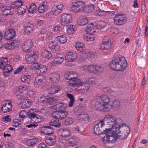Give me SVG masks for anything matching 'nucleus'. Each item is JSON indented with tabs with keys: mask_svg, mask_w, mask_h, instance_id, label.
Wrapping results in <instances>:
<instances>
[{
	"mask_svg": "<svg viewBox=\"0 0 148 148\" xmlns=\"http://www.w3.org/2000/svg\"><path fill=\"white\" fill-rule=\"evenodd\" d=\"M111 131L108 133H104L107 135L102 138L103 142L105 143H114L116 141L115 136L113 132V130L110 129Z\"/></svg>",
	"mask_w": 148,
	"mask_h": 148,
	"instance_id": "nucleus-11",
	"label": "nucleus"
},
{
	"mask_svg": "<svg viewBox=\"0 0 148 148\" xmlns=\"http://www.w3.org/2000/svg\"><path fill=\"white\" fill-rule=\"evenodd\" d=\"M86 82L91 85H94L97 83L98 81L97 78L91 77H88L87 79Z\"/></svg>",
	"mask_w": 148,
	"mask_h": 148,
	"instance_id": "nucleus-43",
	"label": "nucleus"
},
{
	"mask_svg": "<svg viewBox=\"0 0 148 148\" xmlns=\"http://www.w3.org/2000/svg\"><path fill=\"white\" fill-rule=\"evenodd\" d=\"M34 25L30 23H27L24 27L23 30L24 34L29 35L32 33L34 31Z\"/></svg>",
	"mask_w": 148,
	"mask_h": 148,
	"instance_id": "nucleus-20",
	"label": "nucleus"
},
{
	"mask_svg": "<svg viewBox=\"0 0 148 148\" xmlns=\"http://www.w3.org/2000/svg\"><path fill=\"white\" fill-rule=\"evenodd\" d=\"M39 68L40 71H38V73L39 74L40 73L43 74L45 72L47 71V67L44 65H40Z\"/></svg>",
	"mask_w": 148,
	"mask_h": 148,
	"instance_id": "nucleus-51",
	"label": "nucleus"
},
{
	"mask_svg": "<svg viewBox=\"0 0 148 148\" xmlns=\"http://www.w3.org/2000/svg\"><path fill=\"white\" fill-rule=\"evenodd\" d=\"M58 111H66L67 106L66 103H60L57 104Z\"/></svg>",
	"mask_w": 148,
	"mask_h": 148,
	"instance_id": "nucleus-47",
	"label": "nucleus"
},
{
	"mask_svg": "<svg viewBox=\"0 0 148 148\" xmlns=\"http://www.w3.org/2000/svg\"><path fill=\"white\" fill-rule=\"evenodd\" d=\"M2 69H3L4 75L5 77H7L9 75L10 73L12 71V68L11 65L8 64L4 67V68H3Z\"/></svg>",
	"mask_w": 148,
	"mask_h": 148,
	"instance_id": "nucleus-36",
	"label": "nucleus"
},
{
	"mask_svg": "<svg viewBox=\"0 0 148 148\" xmlns=\"http://www.w3.org/2000/svg\"><path fill=\"white\" fill-rule=\"evenodd\" d=\"M82 68L88 72L94 74H98L102 73L103 70V67L99 65L91 64L83 66Z\"/></svg>",
	"mask_w": 148,
	"mask_h": 148,
	"instance_id": "nucleus-7",
	"label": "nucleus"
},
{
	"mask_svg": "<svg viewBox=\"0 0 148 148\" xmlns=\"http://www.w3.org/2000/svg\"><path fill=\"white\" fill-rule=\"evenodd\" d=\"M31 77L28 75H25L21 77V81L22 82L28 83L30 80Z\"/></svg>",
	"mask_w": 148,
	"mask_h": 148,
	"instance_id": "nucleus-52",
	"label": "nucleus"
},
{
	"mask_svg": "<svg viewBox=\"0 0 148 148\" xmlns=\"http://www.w3.org/2000/svg\"><path fill=\"white\" fill-rule=\"evenodd\" d=\"M54 59H56L58 65L61 64L64 61V59L63 57H56Z\"/></svg>",
	"mask_w": 148,
	"mask_h": 148,
	"instance_id": "nucleus-58",
	"label": "nucleus"
},
{
	"mask_svg": "<svg viewBox=\"0 0 148 148\" xmlns=\"http://www.w3.org/2000/svg\"><path fill=\"white\" fill-rule=\"evenodd\" d=\"M53 29L54 32L59 33L62 31V28L60 26L57 25L53 27Z\"/></svg>",
	"mask_w": 148,
	"mask_h": 148,
	"instance_id": "nucleus-59",
	"label": "nucleus"
},
{
	"mask_svg": "<svg viewBox=\"0 0 148 148\" xmlns=\"http://www.w3.org/2000/svg\"><path fill=\"white\" fill-rule=\"evenodd\" d=\"M25 89V87L23 86H20L18 88L16 92L17 94H19L22 93L24 90Z\"/></svg>",
	"mask_w": 148,
	"mask_h": 148,
	"instance_id": "nucleus-62",
	"label": "nucleus"
},
{
	"mask_svg": "<svg viewBox=\"0 0 148 148\" xmlns=\"http://www.w3.org/2000/svg\"><path fill=\"white\" fill-rule=\"evenodd\" d=\"M40 134L45 135H49L53 133V130L51 127L49 126H43L40 127Z\"/></svg>",
	"mask_w": 148,
	"mask_h": 148,
	"instance_id": "nucleus-18",
	"label": "nucleus"
},
{
	"mask_svg": "<svg viewBox=\"0 0 148 148\" xmlns=\"http://www.w3.org/2000/svg\"><path fill=\"white\" fill-rule=\"evenodd\" d=\"M99 26L97 25V27H99V29H101V28H103L106 26V23L103 21H101L99 23Z\"/></svg>",
	"mask_w": 148,
	"mask_h": 148,
	"instance_id": "nucleus-63",
	"label": "nucleus"
},
{
	"mask_svg": "<svg viewBox=\"0 0 148 148\" xmlns=\"http://www.w3.org/2000/svg\"><path fill=\"white\" fill-rule=\"evenodd\" d=\"M30 66V68L32 69H38L40 67V63L37 62H34Z\"/></svg>",
	"mask_w": 148,
	"mask_h": 148,
	"instance_id": "nucleus-54",
	"label": "nucleus"
},
{
	"mask_svg": "<svg viewBox=\"0 0 148 148\" xmlns=\"http://www.w3.org/2000/svg\"><path fill=\"white\" fill-rule=\"evenodd\" d=\"M41 56L44 58L49 59L52 57V55L51 53L49 51L46 50H44L41 52Z\"/></svg>",
	"mask_w": 148,
	"mask_h": 148,
	"instance_id": "nucleus-45",
	"label": "nucleus"
},
{
	"mask_svg": "<svg viewBox=\"0 0 148 148\" xmlns=\"http://www.w3.org/2000/svg\"><path fill=\"white\" fill-rule=\"evenodd\" d=\"M64 76L65 79L68 80L67 84L69 86L78 87L82 84V81L78 78V74L75 71H67L64 73Z\"/></svg>",
	"mask_w": 148,
	"mask_h": 148,
	"instance_id": "nucleus-4",
	"label": "nucleus"
},
{
	"mask_svg": "<svg viewBox=\"0 0 148 148\" xmlns=\"http://www.w3.org/2000/svg\"><path fill=\"white\" fill-rule=\"evenodd\" d=\"M37 7L36 5L34 3H32L30 5L28 12L29 13L33 14L36 12Z\"/></svg>",
	"mask_w": 148,
	"mask_h": 148,
	"instance_id": "nucleus-48",
	"label": "nucleus"
},
{
	"mask_svg": "<svg viewBox=\"0 0 148 148\" xmlns=\"http://www.w3.org/2000/svg\"><path fill=\"white\" fill-rule=\"evenodd\" d=\"M120 121L121 120L119 118L116 119L113 116L110 114H107L104 116L103 119L100 121L104 124V123H107V128H110V129L113 130L116 127L119 126Z\"/></svg>",
	"mask_w": 148,
	"mask_h": 148,
	"instance_id": "nucleus-6",
	"label": "nucleus"
},
{
	"mask_svg": "<svg viewBox=\"0 0 148 148\" xmlns=\"http://www.w3.org/2000/svg\"><path fill=\"white\" fill-rule=\"evenodd\" d=\"M77 30V28L75 25L73 24L68 25L66 27V33L72 35L75 34Z\"/></svg>",
	"mask_w": 148,
	"mask_h": 148,
	"instance_id": "nucleus-24",
	"label": "nucleus"
},
{
	"mask_svg": "<svg viewBox=\"0 0 148 148\" xmlns=\"http://www.w3.org/2000/svg\"><path fill=\"white\" fill-rule=\"evenodd\" d=\"M1 12L6 15H12L14 13V9L11 8V7L5 5L2 9Z\"/></svg>",
	"mask_w": 148,
	"mask_h": 148,
	"instance_id": "nucleus-29",
	"label": "nucleus"
},
{
	"mask_svg": "<svg viewBox=\"0 0 148 148\" xmlns=\"http://www.w3.org/2000/svg\"><path fill=\"white\" fill-rule=\"evenodd\" d=\"M48 47L53 53L57 54L60 51V46L58 44L56 39L50 41Z\"/></svg>",
	"mask_w": 148,
	"mask_h": 148,
	"instance_id": "nucleus-10",
	"label": "nucleus"
},
{
	"mask_svg": "<svg viewBox=\"0 0 148 148\" xmlns=\"http://www.w3.org/2000/svg\"><path fill=\"white\" fill-rule=\"evenodd\" d=\"M38 142V139L33 136L30 137V139L26 141V144L28 146H32L37 143Z\"/></svg>",
	"mask_w": 148,
	"mask_h": 148,
	"instance_id": "nucleus-37",
	"label": "nucleus"
},
{
	"mask_svg": "<svg viewBox=\"0 0 148 148\" xmlns=\"http://www.w3.org/2000/svg\"><path fill=\"white\" fill-rule=\"evenodd\" d=\"M57 40H58L60 43L64 44L66 42L67 40V37L65 34L58 36L56 38Z\"/></svg>",
	"mask_w": 148,
	"mask_h": 148,
	"instance_id": "nucleus-39",
	"label": "nucleus"
},
{
	"mask_svg": "<svg viewBox=\"0 0 148 148\" xmlns=\"http://www.w3.org/2000/svg\"><path fill=\"white\" fill-rule=\"evenodd\" d=\"M23 4V2L20 0H18L12 2L10 5L11 8L13 9H17L19 7L22 6Z\"/></svg>",
	"mask_w": 148,
	"mask_h": 148,
	"instance_id": "nucleus-34",
	"label": "nucleus"
},
{
	"mask_svg": "<svg viewBox=\"0 0 148 148\" xmlns=\"http://www.w3.org/2000/svg\"><path fill=\"white\" fill-rule=\"evenodd\" d=\"M19 42L17 40H14L5 45V47L9 49H13L18 47Z\"/></svg>",
	"mask_w": 148,
	"mask_h": 148,
	"instance_id": "nucleus-33",
	"label": "nucleus"
},
{
	"mask_svg": "<svg viewBox=\"0 0 148 148\" xmlns=\"http://www.w3.org/2000/svg\"><path fill=\"white\" fill-rule=\"evenodd\" d=\"M33 101L31 99H25L21 102L18 104V106L23 109L29 107L33 104Z\"/></svg>",
	"mask_w": 148,
	"mask_h": 148,
	"instance_id": "nucleus-16",
	"label": "nucleus"
},
{
	"mask_svg": "<svg viewBox=\"0 0 148 148\" xmlns=\"http://www.w3.org/2000/svg\"><path fill=\"white\" fill-rule=\"evenodd\" d=\"M60 90V87L56 85H54L51 88L50 91L52 94H55L58 92Z\"/></svg>",
	"mask_w": 148,
	"mask_h": 148,
	"instance_id": "nucleus-50",
	"label": "nucleus"
},
{
	"mask_svg": "<svg viewBox=\"0 0 148 148\" xmlns=\"http://www.w3.org/2000/svg\"><path fill=\"white\" fill-rule=\"evenodd\" d=\"M50 80L54 82H58L60 79L59 75L56 72L51 73L49 75Z\"/></svg>",
	"mask_w": 148,
	"mask_h": 148,
	"instance_id": "nucleus-32",
	"label": "nucleus"
},
{
	"mask_svg": "<svg viewBox=\"0 0 148 148\" xmlns=\"http://www.w3.org/2000/svg\"><path fill=\"white\" fill-rule=\"evenodd\" d=\"M39 52L37 51H34L30 54H28L26 56V61L29 64H32L37 60Z\"/></svg>",
	"mask_w": 148,
	"mask_h": 148,
	"instance_id": "nucleus-12",
	"label": "nucleus"
},
{
	"mask_svg": "<svg viewBox=\"0 0 148 148\" xmlns=\"http://www.w3.org/2000/svg\"><path fill=\"white\" fill-rule=\"evenodd\" d=\"M50 125L56 127H59L60 126V123L58 120L54 121L50 123Z\"/></svg>",
	"mask_w": 148,
	"mask_h": 148,
	"instance_id": "nucleus-55",
	"label": "nucleus"
},
{
	"mask_svg": "<svg viewBox=\"0 0 148 148\" xmlns=\"http://www.w3.org/2000/svg\"><path fill=\"white\" fill-rule=\"evenodd\" d=\"M28 117L30 119L31 123H39L44 120V118L41 115H36L35 114L31 113L28 115Z\"/></svg>",
	"mask_w": 148,
	"mask_h": 148,
	"instance_id": "nucleus-13",
	"label": "nucleus"
},
{
	"mask_svg": "<svg viewBox=\"0 0 148 148\" xmlns=\"http://www.w3.org/2000/svg\"><path fill=\"white\" fill-rule=\"evenodd\" d=\"M78 139L75 137H72L67 139V142L70 145H77Z\"/></svg>",
	"mask_w": 148,
	"mask_h": 148,
	"instance_id": "nucleus-44",
	"label": "nucleus"
},
{
	"mask_svg": "<svg viewBox=\"0 0 148 148\" xmlns=\"http://www.w3.org/2000/svg\"><path fill=\"white\" fill-rule=\"evenodd\" d=\"M57 99V98L56 97H49L47 99V103L50 104L53 101H56Z\"/></svg>",
	"mask_w": 148,
	"mask_h": 148,
	"instance_id": "nucleus-60",
	"label": "nucleus"
},
{
	"mask_svg": "<svg viewBox=\"0 0 148 148\" xmlns=\"http://www.w3.org/2000/svg\"><path fill=\"white\" fill-rule=\"evenodd\" d=\"M68 114V112L66 111H58L56 114V113H53L52 116L55 119L62 120L66 117Z\"/></svg>",
	"mask_w": 148,
	"mask_h": 148,
	"instance_id": "nucleus-15",
	"label": "nucleus"
},
{
	"mask_svg": "<svg viewBox=\"0 0 148 148\" xmlns=\"http://www.w3.org/2000/svg\"><path fill=\"white\" fill-rule=\"evenodd\" d=\"M95 38L94 35L89 32H87L84 36L85 39L87 41H93Z\"/></svg>",
	"mask_w": 148,
	"mask_h": 148,
	"instance_id": "nucleus-42",
	"label": "nucleus"
},
{
	"mask_svg": "<svg viewBox=\"0 0 148 148\" xmlns=\"http://www.w3.org/2000/svg\"><path fill=\"white\" fill-rule=\"evenodd\" d=\"M45 42L44 36H42L38 39V43L39 44L43 45Z\"/></svg>",
	"mask_w": 148,
	"mask_h": 148,
	"instance_id": "nucleus-61",
	"label": "nucleus"
},
{
	"mask_svg": "<svg viewBox=\"0 0 148 148\" xmlns=\"http://www.w3.org/2000/svg\"><path fill=\"white\" fill-rule=\"evenodd\" d=\"M32 45V42L31 40H27L24 42L22 47V49L25 52H29Z\"/></svg>",
	"mask_w": 148,
	"mask_h": 148,
	"instance_id": "nucleus-27",
	"label": "nucleus"
},
{
	"mask_svg": "<svg viewBox=\"0 0 148 148\" xmlns=\"http://www.w3.org/2000/svg\"><path fill=\"white\" fill-rule=\"evenodd\" d=\"M27 112L24 110H23L20 112L19 116L21 118H25L27 116Z\"/></svg>",
	"mask_w": 148,
	"mask_h": 148,
	"instance_id": "nucleus-57",
	"label": "nucleus"
},
{
	"mask_svg": "<svg viewBox=\"0 0 148 148\" xmlns=\"http://www.w3.org/2000/svg\"><path fill=\"white\" fill-rule=\"evenodd\" d=\"M82 84L81 86H83L82 88L81 89V93L82 94H84L89 91L90 86L87 83L82 82Z\"/></svg>",
	"mask_w": 148,
	"mask_h": 148,
	"instance_id": "nucleus-38",
	"label": "nucleus"
},
{
	"mask_svg": "<svg viewBox=\"0 0 148 148\" xmlns=\"http://www.w3.org/2000/svg\"><path fill=\"white\" fill-rule=\"evenodd\" d=\"M49 6L47 1H45L41 3L38 8V11L40 13H42L46 11Z\"/></svg>",
	"mask_w": 148,
	"mask_h": 148,
	"instance_id": "nucleus-28",
	"label": "nucleus"
},
{
	"mask_svg": "<svg viewBox=\"0 0 148 148\" xmlns=\"http://www.w3.org/2000/svg\"><path fill=\"white\" fill-rule=\"evenodd\" d=\"M73 122V120L71 117L67 118L65 120V124L67 125L72 124Z\"/></svg>",
	"mask_w": 148,
	"mask_h": 148,
	"instance_id": "nucleus-56",
	"label": "nucleus"
},
{
	"mask_svg": "<svg viewBox=\"0 0 148 148\" xmlns=\"http://www.w3.org/2000/svg\"><path fill=\"white\" fill-rule=\"evenodd\" d=\"M95 9V6L93 4L86 5L84 1L77 0L73 2L70 8L71 11L74 14H78L82 12L85 13H88Z\"/></svg>",
	"mask_w": 148,
	"mask_h": 148,
	"instance_id": "nucleus-2",
	"label": "nucleus"
},
{
	"mask_svg": "<svg viewBox=\"0 0 148 148\" xmlns=\"http://www.w3.org/2000/svg\"><path fill=\"white\" fill-rule=\"evenodd\" d=\"M73 21V16L72 14L64 13L61 16L60 23L62 25L65 26L72 23Z\"/></svg>",
	"mask_w": 148,
	"mask_h": 148,
	"instance_id": "nucleus-9",
	"label": "nucleus"
},
{
	"mask_svg": "<svg viewBox=\"0 0 148 148\" xmlns=\"http://www.w3.org/2000/svg\"><path fill=\"white\" fill-rule=\"evenodd\" d=\"M109 66L114 71H123L127 66V62L125 58L123 56L116 57L110 62Z\"/></svg>",
	"mask_w": 148,
	"mask_h": 148,
	"instance_id": "nucleus-3",
	"label": "nucleus"
},
{
	"mask_svg": "<svg viewBox=\"0 0 148 148\" xmlns=\"http://www.w3.org/2000/svg\"><path fill=\"white\" fill-rule=\"evenodd\" d=\"M12 108L11 101L10 100L5 101L2 105L1 110L4 113H7L10 111Z\"/></svg>",
	"mask_w": 148,
	"mask_h": 148,
	"instance_id": "nucleus-17",
	"label": "nucleus"
},
{
	"mask_svg": "<svg viewBox=\"0 0 148 148\" xmlns=\"http://www.w3.org/2000/svg\"><path fill=\"white\" fill-rule=\"evenodd\" d=\"M88 23V18L83 16L79 17L77 20V23L79 26H84Z\"/></svg>",
	"mask_w": 148,
	"mask_h": 148,
	"instance_id": "nucleus-25",
	"label": "nucleus"
},
{
	"mask_svg": "<svg viewBox=\"0 0 148 148\" xmlns=\"http://www.w3.org/2000/svg\"><path fill=\"white\" fill-rule=\"evenodd\" d=\"M65 148H80V146L78 145H70L66 146Z\"/></svg>",
	"mask_w": 148,
	"mask_h": 148,
	"instance_id": "nucleus-64",
	"label": "nucleus"
},
{
	"mask_svg": "<svg viewBox=\"0 0 148 148\" xmlns=\"http://www.w3.org/2000/svg\"><path fill=\"white\" fill-rule=\"evenodd\" d=\"M56 137L54 135H52L51 136L45 140V142L46 144L50 146L53 145L56 143Z\"/></svg>",
	"mask_w": 148,
	"mask_h": 148,
	"instance_id": "nucleus-35",
	"label": "nucleus"
},
{
	"mask_svg": "<svg viewBox=\"0 0 148 148\" xmlns=\"http://www.w3.org/2000/svg\"><path fill=\"white\" fill-rule=\"evenodd\" d=\"M44 77L40 75H38L35 78L34 83L36 84H40L43 82Z\"/></svg>",
	"mask_w": 148,
	"mask_h": 148,
	"instance_id": "nucleus-49",
	"label": "nucleus"
},
{
	"mask_svg": "<svg viewBox=\"0 0 148 148\" xmlns=\"http://www.w3.org/2000/svg\"><path fill=\"white\" fill-rule=\"evenodd\" d=\"M125 19V17L124 15H119L115 16L114 18V23L116 25H120L124 23Z\"/></svg>",
	"mask_w": 148,
	"mask_h": 148,
	"instance_id": "nucleus-23",
	"label": "nucleus"
},
{
	"mask_svg": "<svg viewBox=\"0 0 148 148\" xmlns=\"http://www.w3.org/2000/svg\"><path fill=\"white\" fill-rule=\"evenodd\" d=\"M16 32L13 29H10L7 30L5 33L4 37L7 40L12 39L15 36Z\"/></svg>",
	"mask_w": 148,
	"mask_h": 148,
	"instance_id": "nucleus-19",
	"label": "nucleus"
},
{
	"mask_svg": "<svg viewBox=\"0 0 148 148\" xmlns=\"http://www.w3.org/2000/svg\"><path fill=\"white\" fill-rule=\"evenodd\" d=\"M63 8V5L61 4H59L57 5H54L51 9V11L54 15L56 16L58 15L61 12Z\"/></svg>",
	"mask_w": 148,
	"mask_h": 148,
	"instance_id": "nucleus-26",
	"label": "nucleus"
},
{
	"mask_svg": "<svg viewBox=\"0 0 148 148\" xmlns=\"http://www.w3.org/2000/svg\"><path fill=\"white\" fill-rule=\"evenodd\" d=\"M105 124L100 121L94 127V133L97 135H99L104 133H108L111 132L110 128H106L104 130Z\"/></svg>",
	"mask_w": 148,
	"mask_h": 148,
	"instance_id": "nucleus-8",
	"label": "nucleus"
},
{
	"mask_svg": "<svg viewBox=\"0 0 148 148\" xmlns=\"http://www.w3.org/2000/svg\"><path fill=\"white\" fill-rule=\"evenodd\" d=\"M77 119L80 121L85 122H89L91 121V118L89 116L88 114L83 112L79 114L77 117Z\"/></svg>",
	"mask_w": 148,
	"mask_h": 148,
	"instance_id": "nucleus-21",
	"label": "nucleus"
},
{
	"mask_svg": "<svg viewBox=\"0 0 148 148\" xmlns=\"http://www.w3.org/2000/svg\"><path fill=\"white\" fill-rule=\"evenodd\" d=\"M111 42H108L105 43H102L100 49L101 50H108L111 47Z\"/></svg>",
	"mask_w": 148,
	"mask_h": 148,
	"instance_id": "nucleus-41",
	"label": "nucleus"
},
{
	"mask_svg": "<svg viewBox=\"0 0 148 148\" xmlns=\"http://www.w3.org/2000/svg\"><path fill=\"white\" fill-rule=\"evenodd\" d=\"M77 57V54L73 52H69L65 54V59L67 62H74L76 60Z\"/></svg>",
	"mask_w": 148,
	"mask_h": 148,
	"instance_id": "nucleus-14",
	"label": "nucleus"
},
{
	"mask_svg": "<svg viewBox=\"0 0 148 148\" xmlns=\"http://www.w3.org/2000/svg\"><path fill=\"white\" fill-rule=\"evenodd\" d=\"M8 58L7 57L1 58L0 59V68L2 69L8 64Z\"/></svg>",
	"mask_w": 148,
	"mask_h": 148,
	"instance_id": "nucleus-40",
	"label": "nucleus"
},
{
	"mask_svg": "<svg viewBox=\"0 0 148 148\" xmlns=\"http://www.w3.org/2000/svg\"><path fill=\"white\" fill-rule=\"evenodd\" d=\"M27 6L23 5L17 9V12L18 14L22 15L25 12Z\"/></svg>",
	"mask_w": 148,
	"mask_h": 148,
	"instance_id": "nucleus-46",
	"label": "nucleus"
},
{
	"mask_svg": "<svg viewBox=\"0 0 148 148\" xmlns=\"http://www.w3.org/2000/svg\"><path fill=\"white\" fill-rule=\"evenodd\" d=\"M108 12H105L103 10H101L99 9H97L96 10V14L98 16L105 15L106 13Z\"/></svg>",
	"mask_w": 148,
	"mask_h": 148,
	"instance_id": "nucleus-53",
	"label": "nucleus"
},
{
	"mask_svg": "<svg viewBox=\"0 0 148 148\" xmlns=\"http://www.w3.org/2000/svg\"><path fill=\"white\" fill-rule=\"evenodd\" d=\"M75 47L77 51L83 52L85 54L87 53L84 44L81 42H77L75 44Z\"/></svg>",
	"mask_w": 148,
	"mask_h": 148,
	"instance_id": "nucleus-30",
	"label": "nucleus"
},
{
	"mask_svg": "<svg viewBox=\"0 0 148 148\" xmlns=\"http://www.w3.org/2000/svg\"><path fill=\"white\" fill-rule=\"evenodd\" d=\"M60 135L62 138H67L71 136V132L67 129H61L59 131Z\"/></svg>",
	"mask_w": 148,
	"mask_h": 148,
	"instance_id": "nucleus-22",
	"label": "nucleus"
},
{
	"mask_svg": "<svg viewBox=\"0 0 148 148\" xmlns=\"http://www.w3.org/2000/svg\"><path fill=\"white\" fill-rule=\"evenodd\" d=\"M97 27V24L95 23H91L88 24L86 26L85 32H89L92 31L93 32H95V30L99 29Z\"/></svg>",
	"mask_w": 148,
	"mask_h": 148,
	"instance_id": "nucleus-31",
	"label": "nucleus"
},
{
	"mask_svg": "<svg viewBox=\"0 0 148 148\" xmlns=\"http://www.w3.org/2000/svg\"><path fill=\"white\" fill-rule=\"evenodd\" d=\"M113 132L115 136L116 140L118 138L121 140L126 138L130 133V128L124 125H119V126L113 129Z\"/></svg>",
	"mask_w": 148,
	"mask_h": 148,
	"instance_id": "nucleus-5",
	"label": "nucleus"
},
{
	"mask_svg": "<svg viewBox=\"0 0 148 148\" xmlns=\"http://www.w3.org/2000/svg\"><path fill=\"white\" fill-rule=\"evenodd\" d=\"M120 106L119 100L114 99L105 95H102L97 97L95 101L94 106L97 110L103 112H108L111 108L117 109Z\"/></svg>",
	"mask_w": 148,
	"mask_h": 148,
	"instance_id": "nucleus-1",
	"label": "nucleus"
}]
</instances>
